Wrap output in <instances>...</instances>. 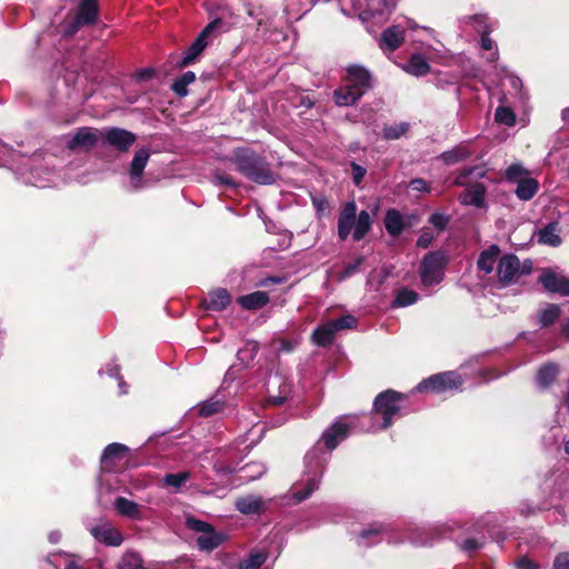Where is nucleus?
Segmentation results:
<instances>
[{"label":"nucleus","mask_w":569,"mask_h":569,"mask_svg":"<svg viewBox=\"0 0 569 569\" xmlns=\"http://www.w3.org/2000/svg\"><path fill=\"white\" fill-rule=\"evenodd\" d=\"M232 161L237 170L252 182L258 184H271L277 179L276 173L270 170L266 160L251 150H236Z\"/></svg>","instance_id":"1"},{"label":"nucleus","mask_w":569,"mask_h":569,"mask_svg":"<svg viewBox=\"0 0 569 569\" xmlns=\"http://www.w3.org/2000/svg\"><path fill=\"white\" fill-rule=\"evenodd\" d=\"M371 217L368 211H360L357 214L355 201H348L342 207L338 218V237L346 240L351 231L355 241L362 240L371 229Z\"/></svg>","instance_id":"2"},{"label":"nucleus","mask_w":569,"mask_h":569,"mask_svg":"<svg viewBox=\"0 0 569 569\" xmlns=\"http://www.w3.org/2000/svg\"><path fill=\"white\" fill-rule=\"evenodd\" d=\"M447 258L441 251L427 253L419 268L420 279L425 287L438 284L443 279Z\"/></svg>","instance_id":"3"},{"label":"nucleus","mask_w":569,"mask_h":569,"mask_svg":"<svg viewBox=\"0 0 569 569\" xmlns=\"http://www.w3.org/2000/svg\"><path fill=\"white\" fill-rule=\"evenodd\" d=\"M532 270V262L525 260L521 262L515 254H506L500 258L498 263V278L503 284H509L517 280L521 274H529Z\"/></svg>","instance_id":"4"},{"label":"nucleus","mask_w":569,"mask_h":569,"mask_svg":"<svg viewBox=\"0 0 569 569\" xmlns=\"http://www.w3.org/2000/svg\"><path fill=\"white\" fill-rule=\"evenodd\" d=\"M461 377L453 372L447 371L430 376L423 379L416 388V391H453L461 387Z\"/></svg>","instance_id":"5"},{"label":"nucleus","mask_w":569,"mask_h":569,"mask_svg":"<svg viewBox=\"0 0 569 569\" xmlns=\"http://www.w3.org/2000/svg\"><path fill=\"white\" fill-rule=\"evenodd\" d=\"M405 393H378L373 401L375 412L382 417V429L392 425V417L400 412L399 403Z\"/></svg>","instance_id":"6"},{"label":"nucleus","mask_w":569,"mask_h":569,"mask_svg":"<svg viewBox=\"0 0 569 569\" xmlns=\"http://www.w3.org/2000/svg\"><path fill=\"white\" fill-rule=\"evenodd\" d=\"M101 140V131L82 127L68 137L67 148L72 151H89Z\"/></svg>","instance_id":"7"},{"label":"nucleus","mask_w":569,"mask_h":569,"mask_svg":"<svg viewBox=\"0 0 569 569\" xmlns=\"http://www.w3.org/2000/svg\"><path fill=\"white\" fill-rule=\"evenodd\" d=\"M98 18V0H81L74 20L66 28V36H73L86 24H93Z\"/></svg>","instance_id":"8"},{"label":"nucleus","mask_w":569,"mask_h":569,"mask_svg":"<svg viewBox=\"0 0 569 569\" xmlns=\"http://www.w3.org/2000/svg\"><path fill=\"white\" fill-rule=\"evenodd\" d=\"M101 139L118 151L126 152L136 142L137 137L126 129L111 127L101 131Z\"/></svg>","instance_id":"9"},{"label":"nucleus","mask_w":569,"mask_h":569,"mask_svg":"<svg viewBox=\"0 0 569 569\" xmlns=\"http://www.w3.org/2000/svg\"><path fill=\"white\" fill-rule=\"evenodd\" d=\"M150 151L148 148H141L136 151L133 159L130 163L129 176L130 184L133 190H140L143 187L142 173L149 161Z\"/></svg>","instance_id":"10"},{"label":"nucleus","mask_w":569,"mask_h":569,"mask_svg":"<svg viewBox=\"0 0 569 569\" xmlns=\"http://www.w3.org/2000/svg\"><path fill=\"white\" fill-rule=\"evenodd\" d=\"M92 537L100 543L109 547H119L123 542L121 531L108 522L93 526L90 529Z\"/></svg>","instance_id":"11"},{"label":"nucleus","mask_w":569,"mask_h":569,"mask_svg":"<svg viewBox=\"0 0 569 569\" xmlns=\"http://www.w3.org/2000/svg\"><path fill=\"white\" fill-rule=\"evenodd\" d=\"M221 24L219 19L210 22L198 36V38L192 42V44L188 48L186 56L181 61V67L189 66L194 61V59L203 51L207 46L206 39L209 34L217 29Z\"/></svg>","instance_id":"12"},{"label":"nucleus","mask_w":569,"mask_h":569,"mask_svg":"<svg viewBox=\"0 0 569 569\" xmlns=\"http://www.w3.org/2000/svg\"><path fill=\"white\" fill-rule=\"evenodd\" d=\"M540 282L549 292L569 296V278L562 274L550 270L543 271L540 276Z\"/></svg>","instance_id":"13"},{"label":"nucleus","mask_w":569,"mask_h":569,"mask_svg":"<svg viewBox=\"0 0 569 569\" xmlns=\"http://www.w3.org/2000/svg\"><path fill=\"white\" fill-rule=\"evenodd\" d=\"M347 82L356 90L365 94L371 88V76L367 69L361 66H350L347 69Z\"/></svg>","instance_id":"14"},{"label":"nucleus","mask_w":569,"mask_h":569,"mask_svg":"<svg viewBox=\"0 0 569 569\" xmlns=\"http://www.w3.org/2000/svg\"><path fill=\"white\" fill-rule=\"evenodd\" d=\"M405 40V30L401 24H396L387 28L380 38V48L383 51H395Z\"/></svg>","instance_id":"15"},{"label":"nucleus","mask_w":569,"mask_h":569,"mask_svg":"<svg viewBox=\"0 0 569 569\" xmlns=\"http://www.w3.org/2000/svg\"><path fill=\"white\" fill-rule=\"evenodd\" d=\"M349 427L347 423L337 421L322 433L325 447L329 450L337 448L340 441L347 438Z\"/></svg>","instance_id":"16"},{"label":"nucleus","mask_w":569,"mask_h":569,"mask_svg":"<svg viewBox=\"0 0 569 569\" xmlns=\"http://www.w3.org/2000/svg\"><path fill=\"white\" fill-rule=\"evenodd\" d=\"M486 188L481 183H476L467 188L460 196L459 200L463 206H475L477 208L485 207Z\"/></svg>","instance_id":"17"},{"label":"nucleus","mask_w":569,"mask_h":569,"mask_svg":"<svg viewBox=\"0 0 569 569\" xmlns=\"http://www.w3.org/2000/svg\"><path fill=\"white\" fill-rule=\"evenodd\" d=\"M226 536L222 532H218L214 527L208 530V532L200 535L196 542L197 547L201 551L211 552L223 543Z\"/></svg>","instance_id":"18"},{"label":"nucleus","mask_w":569,"mask_h":569,"mask_svg":"<svg viewBox=\"0 0 569 569\" xmlns=\"http://www.w3.org/2000/svg\"><path fill=\"white\" fill-rule=\"evenodd\" d=\"M362 96L360 91L356 90V88L347 81L343 87L337 89L333 93L336 103L345 107L355 104Z\"/></svg>","instance_id":"19"},{"label":"nucleus","mask_w":569,"mask_h":569,"mask_svg":"<svg viewBox=\"0 0 569 569\" xmlns=\"http://www.w3.org/2000/svg\"><path fill=\"white\" fill-rule=\"evenodd\" d=\"M128 452L129 448L127 446L118 442L110 443L104 448L101 455V463L108 468L116 461H120Z\"/></svg>","instance_id":"20"},{"label":"nucleus","mask_w":569,"mask_h":569,"mask_svg":"<svg viewBox=\"0 0 569 569\" xmlns=\"http://www.w3.org/2000/svg\"><path fill=\"white\" fill-rule=\"evenodd\" d=\"M460 27L467 30L469 27L478 33H489L491 31L488 17L485 14L467 16L459 20Z\"/></svg>","instance_id":"21"},{"label":"nucleus","mask_w":569,"mask_h":569,"mask_svg":"<svg viewBox=\"0 0 569 569\" xmlns=\"http://www.w3.org/2000/svg\"><path fill=\"white\" fill-rule=\"evenodd\" d=\"M236 509L243 515H260L264 507L261 498L248 496L237 499Z\"/></svg>","instance_id":"22"},{"label":"nucleus","mask_w":569,"mask_h":569,"mask_svg":"<svg viewBox=\"0 0 569 569\" xmlns=\"http://www.w3.org/2000/svg\"><path fill=\"white\" fill-rule=\"evenodd\" d=\"M269 302V296L264 291H254L238 298V303L247 310H257Z\"/></svg>","instance_id":"23"},{"label":"nucleus","mask_w":569,"mask_h":569,"mask_svg":"<svg viewBox=\"0 0 569 569\" xmlns=\"http://www.w3.org/2000/svg\"><path fill=\"white\" fill-rule=\"evenodd\" d=\"M500 249L498 246L492 244L488 249L483 250L478 259V268L485 273H490L495 269V264L499 257Z\"/></svg>","instance_id":"24"},{"label":"nucleus","mask_w":569,"mask_h":569,"mask_svg":"<svg viewBox=\"0 0 569 569\" xmlns=\"http://www.w3.org/2000/svg\"><path fill=\"white\" fill-rule=\"evenodd\" d=\"M230 303V295L226 289H217L210 292L204 300L206 308L220 311Z\"/></svg>","instance_id":"25"},{"label":"nucleus","mask_w":569,"mask_h":569,"mask_svg":"<svg viewBox=\"0 0 569 569\" xmlns=\"http://www.w3.org/2000/svg\"><path fill=\"white\" fill-rule=\"evenodd\" d=\"M226 407V400L222 398H218L217 395H213L206 401L198 405V415L200 417H211L216 413L222 412Z\"/></svg>","instance_id":"26"},{"label":"nucleus","mask_w":569,"mask_h":569,"mask_svg":"<svg viewBox=\"0 0 569 569\" xmlns=\"http://www.w3.org/2000/svg\"><path fill=\"white\" fill-rule=\"evenodd\" d=\"M559 373L558 365L547 362L537 372V382L540 388H548L552 385Z\"/></svg>","instance_id":"27"},{"label":"nucleus","mask_w":569,"mask_h":569,"mask_svg":"<svg viewBox=\"0 0 569 569\" xmlns=\"http://www.w3.org/2000/svg\"><path fill=\"white\" fill-rule=\"evenodd\" d=\"M337 330L332 322L329 321L313 330L312 339L318 346H329L332 343Z\"/></svg>","instance_id":"28"},{"label":"nucleus","mask_w":569,"mask_h":569,"mask_svg":"<svg viewBox=\"0 0 569 569\" xmlns=\"http://www.w3.org/2000/svg\"><path fill=\"white\" fill-rule=\"evenodd\" d=\"M114 508L122 516H126V517H129L132 519L141 518L140 506L137 502L129 500L124 497H118L114 500Z\"/></svg>","instance_id":"29"},{"label":"nucleus","mask_w":569,"mask_h":569,"mask_svg":"<svg viewBox=\"0 0 569 569\" xmlns=\"http://www.w3.org/2000/svg\"><path fill=\"white\" fill-rule=\"evenodd\" d=\"M403 70L412 76L421 77L429 72L430 67L421 54H413L405 64Z\"/></svg>","instance_id":"30"},{"label":"nucleus","mask_w":569,"mask_h":569,"mask_svg":"<svg viewBox=\"0 0 569 569\" xmlns=\"http://www.w3.org/2000/svg\"><path fill=\"white\" fill-rule=\"evenodd\" d=\"M385 227L390 236H399L403 230L402 216L396 209H389L385 218Z\"/></svg>","instance_id":"31"},{"label":"nucleus","mask_w":569,"mask_h":569,"mask_svg":"<svg viewBox=\"0 0 569 569\" xmlns=\"http://www.w3.org/2000/svg\"><path fill=\"white\" fill-rule=\"evenodd\" d=\"M538 182L535 179H521L518 182L516 194L520 200H530L538 191Z\"/></svg>","instance_id":"32"},{"label":"nucleus","mask_w":569,"mask_h":569,"mask_svg":"<svg viewBox=\"0 0 569 569\" xmlns=\"http://www.w3.org/2000/svg\"><path fill=\"white\" fill-rule=\"evenodd\" d=\"M557 223H549L539 232V242L552 247H557L561 243V238L558 233Z\"/></svg>","instance_id":"33"},{"label":"nucleus","mask_w":569,"mask_h":569,"mask_svg":"<svg viewBox=\"0 0 569 569\" xmlns=\"http://www.w3.org/2000/svg\"><path fill=\"white\" fill-rule=\"evenodd\" d=\"M117 567L118 569H146L143 566V559L136 551L124 552Z\"/></svg>","instance_id":"34"},{"label":"nucleus","mask_w":569,"mask_h":569,"mask_svg":"<svg viewBox=\"0 0 569 569\" xmlns=\"http://www.w3.org/2000/svg\"><path fill=\"white\" fill-rule=\"evenodd\" d=\"M560 316V308L557 305L548 303L539 310V323L542 327L550 326L556 322Z\"/></svg>","instance_id":"35"},{"label":"nucleus","mask_w":569,"mask_h":569,"mask_svg":"<svg viewBox=\"0 0 569 569\" xmlns=\"http://www.w3.org/2000/svg\"><path fill=\"white\" fill-rule=\"evenodd\" d=\"M196 80V74L192 71L184 72L171 86V89L179 96L184 97L188 94L187 87Z\"/></svg>","instance_id":"36"},{"label":"nucleus","mask_w":569,"mask_h":569,"mask_svg":"<svg viewBox=\"0 0 569 569\" xmlns=\"http://www.w3.org/2000/svg\"><path fill=\"white\" fill-rule=\"evenodd\" d=\"M267 553L263 551L250 553L249 557L240 562V569H260L267 560Z\"/></svg>","instance_id":"37"},{"label":"nucleus","mask_w":569,"mask_h":569,"mask_svg":"<svg viewBox=\"0 0 569 569\" xmlns=\"http://www.w3.org/2000/svg\"><path fill=\"white\" fill-rule=\"evenodd\" d=\"M257 352H258L257 342H254V341L247 342L246 346L238 351L237 360L240 362V366H247L250 361L253 360Z\"/></svg>","instance_id":"38"},{"label":"nucleus","mask_w":569,"mask_h":569,"mask_svg":"<svg viewBox=\"0 0 569 569\" xmlns=\"http://www.w3.org/2000/svg\"><path fill=\"white\" fill-rule=\"evenodd\" d=\"M190 478L189 471H181L177 473H167L163 478L166 486L173 487L177 491H180L182 486Z\"/></svg>","instance_id":"39"},{"label":"nucleus","mask_w":569,"mask_h":569,"mask_svg":"<svg viewBox=\"0 0 569 569\" xmlns=\"http://www.w3.org/2000/svg\"><path fill=\"white\" fill-rule=\"evenodd\" d=\"M319 481L315 478H309L303 485L302 489H297L293 492V498L297 502H302L308 499L315 490L318 489Z\"/></svg>","instance_id":"40"},{"label":"nucleus","mask_w":569,"mask_h":569,"mask_svg":"<svg viewBox=\"0 0 569 569\" xmlns=\"http://www.w3.org/2000/svg\"><path fill=\"white\" fill-rule=\"evenodd\" d=\"M409 130V123L399 122L383 128V137L388 140L399 139Z\"/></svg>","instance_id":"41"},{"label":"nucleus","mask_w":569,"mask_h":569,"mask_svg":"<svg viewBox=\"0 0 569 569\" xmlns=\"http://www.w3.org/2000/svg\"><path fill=\"white\" fill-rule=\"evenodd\" d=\"M417 300H418V295L415 291L408 290V289H401L398 292L393 305L396 307H407V306L415 303Z\"/></svg>","instance_id":"42"},{"label":"nucleus","mask_w":569,"mask_h":569,"mask_svg":"<svg viewBox=\"0 0 569 569\" xmlns=\"http://www.w3.org/2000/svg\"><path fill=\"white\" fill-rule=\"evenodd\" d=\"M469 154L470 153L466 148L459 147L451 151L442 153V159L446 163L453 164L456 162L467 159Z\"/></svg>","instance_id":"43"},{"label":"nucleus","mask_w":569,"mask_h":569,"mask_svg":"<svg viewBox=\"0 0 569 569\" xmlns=\"http://www.w3.org/2000/svg\"><path fill=\"white\" fill-rule=\"evenodd\" d=\"M496 121L506 126H513L516 123V116L511 109L507 107H498L495 114Z\"/></svg>","instance_id":"44"},{"label":"nucleus","mask_w":569,"mask_h":569,"mask_svg":"<svg viewBox=\"0 0 569 569\" xmlns=\"http://www.w3.org/2000/svg\"><path fill=\"white\" fill-rule=\"evenodd\" d=\"M337 332L345 329H352L357 326L358 320L351 315L342 316L331 321Z\"/></svg>","instance_id":"45"},{"label":"nucleus","mask_w":569,"mask_h":569,"mask_svg":"<svg viewBox=\"0 0 569 569\" xmlns=\"http://www.w3.org/2000/svg\"><path fill=\"white\" fill-rule=\"evenodd\" d=\"M240 367L237 365H233L228 369L222 380L220 391H224L234 387L232 383L238 379V373L240 372Z\"/></svg>","instance_id":"46"},{"label":"nucleus","mask_w":569,"mask_h":569,"mask_svg":"<svg viewBox=\"0 0 569 569\" xmlns=\"http://www.w3.org/2000/svg\"><path fill=\"white\" fill-rule=\"evenodd\" d=\"M187 527L202 535L208 532L209 529L211 530L213 526L194 517H189L187 519Z\"/></svg>","instance_id":"47"},{"label":"nucleus","mask_w":569,"mask_h":569,"mask_svg":"<svg viewBox=\"0 0 569 569\" xmlns=\"http://www.w3.org/2000/svg\"><path fill=\"white\" fill-rule=\"evenodd\" d=\"M429 222L439 231H442L447 227L448 218L442 213L435 212L430 216Z\"/></svg>","instance_id":"48"},{"label":"nucleus","mask_w":569,"mask_h":569,"mask_svg":"<svg viewBox=\"0 0 569 569\" xmlns=\"http://www.w3.org/2000/svg\"><path fill=\"white\" fill-rule=\"evenodd\" d=\"M362 262H363V257H358L353 262L348 263L341 272V278L345 279V278H348V277H351L352 274H355V272L362 264Z\"/></svg>","instance_id":"49"},{"label":"nucleus","mask_w":569,"mask_h":569,"mask_svg":"<svg viewBox=\"0 0 569 569\" xmlns=\"http://www.w3.org/2000/svg\"><path fill=\"white\" fill-rule=\"evenodd\" d=\"M495 42L489 38V33H481V48L487 51H491L488 59L495 60L497 52L495 51Z\"/></svg>","instance_id":"50"},{"label":"nucleus","mask_w":569,"mask_h":569,"mask_svg":"<svg viewBox=\"0 0 569 569\" xmlns=\"http://www.w3.org/2000/svg\"><path fill=\"white\" fill-rule=\"evenodd\" d=\"M552 569H569V552H560L556 556Z\"/></svg>","instance_id":"51"},{"label":"nucleus","mask_w":569,"mask_h":569,"mask_svg":"<svg viewBox=\"0 0 569 569\" xmlns=\"http://www.w3.org/2000/svg\"><path fill=\"white\" fill-rule=\"evenodd\" d=\"M351 168L353 182L359 186L366 176V169L355 162L351 164Z\"/></svg>","instance_id":"52"},{"label":"nucleus","mask_w":569,"mask_h":569,"mask_svg":"<svg viewBox=\"0 0 569 569\" xmlns=\"http://www.w3.org/2000/svg\"><path fill=\"white\" fill-rule=\"evenodd\" d=\"M432 240L433 233L430 231H423L417 240V246L426 249L431 244Z\"/></svg>","instance_id":"53"},{"label":"nucleus","mask_w":569,"mask_h":569,"mask_svg":"<svg viewBox=\"0 0 569 569\" xmlns=\"http://www.w3.org/2000/svg\"><path fill=\"white\" fill-rule=\"evenodd\" d=\"M523 173V168L518 164V163H513L511 164L507 171H506V176L509 180H513V179H517L518 177H520L521 174Z\"/></svg>","instance_id":"54"},{"label":"nucleus","mask_w":569,"mask_h":569,"mask_svg":"<svg viewBox=\"0 0 569 569\" xmlns=\"http://www.w3.org/2000/svg\"><path fill=\"white\" fill-rule=\"evenodd\" d=\"M517 568L518 569H540L539 565L528 557H521L517 561Z\"/></svg>","instance_id":"55"},{"label":"nucleus","mask_w":569,"mask_h":569,"mask_svg":"<svg viewBox=\"0 0 569 569\" xmlns=\"http://www.w3.org/2000/svg\"><path fill=\"white\" fill-rule=\"evenodd\" d=\"M409 187L415 190V191H425V192H428L429 191V188H428V184L427 182L423 180V179H420V178H417V179H412L409 183Z\"/></svg>","instance_id":"56"},{"label":"nucleus","mask_w":569,"mask_h":569,"mask_svg":"<svg viewBox=\"0 0 569 569\" xmlns=\"http://www.w3.org/2000/svg\"><path fill=\"white\" fill-rule=\"evenodd\" d=\"M462 547L466 551H476L482 547V543L475 538H469L463 541Z\"/></svg>","instance_id":"57"},{"label":"nucleus","mask_w":569,"mask_h":569,"mask_svg":"<svg viewBox=\"0 0 569 569\" xmlns=\"http://www.w3.org/2000/svg\"><path fill=\"white\" fill-rule=\"evenodd\" d=\"M31 183H33L34 186L39 187V188H46V187H49L51 184H56L54 181L50 178H40V177H34L32 180H30Z\"/></svg>","instance_id":"58"},{"label":"nucleus","mask_w":569,"mask_h":569,"mask_svg":"<svg viewBox=\"0 0 569 569\" xmlns=\"http://www.w3.org/2000/svg\"><path fill=\"white\" fill-rule=\"evenodd\" d=\"M476 171V168H468L462 170L459 176L456 178L455 183L458 186H463L466 183V178Z\"/></svg>","instance_id":"59"},{"label":"nucleus","mask_w":569,"mask_h":569,"mask_svg":"<svg viewBox=\"0 0 569 569\" xmlns=\"http://www.w3.org/2000/svg\"><path fill=\"white\" fill-rule=\"evenodd\" d=\"M382 532V527L379 526V527H373V528H369V529H363L361 532H360V538L362 539H367L371 536H377V535H380Z\"/></svg>","instance_id":"60"},{"label":"nucleus","mask_w":569,"mask_h":569,"mask_svg":"<svg viewBox=\"0 0 569 569\" xmlns=\"http://www.w3.org/2000/svg\"><path fill=\"white\" fill-rule=\"evenodd\" d=\"M287 400V397H283V396H270L267 398L266 402L270 406H274V407H278V406H281L284 403V401Z\"/></svg>","instance_id":"61"},{"label":"nucleus","mask_w":569,"mask_h":569,"mask_svg":"<svg viewBox=\"0 0 569 569\" xmlns=\"http://www.w3.org/2000/svg\"><path fill=\"white\" fill-rule=\"evenodd\" d=\"M295 349V343L290 341L282 340L280 342V350L284 352H290Z\"/></svg>","instance_id":"62"},{"label":"nucleus","mask_w":569,"mask_h":569,"mask_svg":"<svg viewBox=\"0 0 569 569\" xmlns=\"http://www.w3.org/2000/svg\"><path fill=\"white\" fill-rule=\"evenodd\" d=\"M153 74V71L151 69H143L141 71L138 72V79L140 80H146V79H149L151 78Z\"/></svg>","instance_id":"63"},{"label":"nucleus","mask_w":569,"mask_h":569,"mask_svg":"<svg viewBox=\"0 0 569 569\" xmlns=\"http://www.w3.org/2000/svg\"><path fill=\"white\" fill-rule=\"evenodd\" d=\"M216 180L219 181L220 183H224V184H228V186H234L233 180L230 177H228V176H219V174H217L216 176Z\"/></svg>","instance_id":"64"}]
</instances>
